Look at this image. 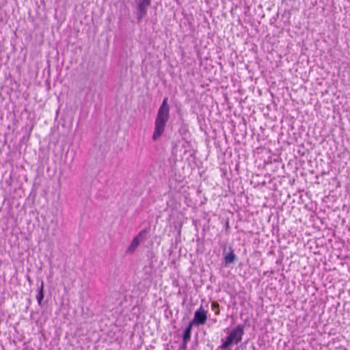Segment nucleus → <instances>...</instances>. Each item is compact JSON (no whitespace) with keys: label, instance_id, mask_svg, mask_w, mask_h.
<instances>
[{"label":"nucleus","instance_id":"nucleus-12","mask_svg":"<svg viewBox=\"0 0 350 350\" xmlns=\"http://www.w3.org/2000/svg\"><path fill=\"white\" fill-rule=\"evenodd\" d=\"M176 111L177 114L180 116V118L182 120V109L180 105L176 106Z\"/></svg>","mask_w":350,"mask_h":350},{"label":"nucleus","instance_id":"nucleus-15","mask_svg":"<svg viewBox=\"0 0 350 350\" xmlns=\"http://www.w3.org/2000/svg\"><path fill=\"white\" fill-rule=\"evenodd\" d=\"M226 228H228L229 227V223L228 221L226 222Z\"/></svg>","mask_w":350,"mask_h":350},{"label":"nucleus","instance_id":"nucleus-14","mask_svg":"<svg viewBox=\"0 0 350 350\" xmlns=\"http://www.w3.org/2000/svg\"><path fill=\"white\" fill-rule=\"evenodd\" d=\"M27 280L29 284H31V280L29 275H27Z\"/></svg>","mask_w":350,"mask_h":350},{"label":"nucleus","instance_id":"nucleus-13","mask_svg":"<svg viewBox=\"0 0 350 350\" xmlns=\"http://www.w3.org/2000/svg\"><path fill=\"white\" fill-rule=\"evenodd\" d=\"M187 132V129L185 125H183L182 127L179 129V133L180 135H184Z\"/></svg>","mask_w":350,"mask_h":350},{"label":"nucleus","instance_id":"nucleus-4","mask_svg":"<svg viewBox=\"0 0 350 350\" xmlns=\"http://www.w3.org/2000/svg\"><path fill=\"white\" fill-rule=\"evenodd\" d=\"M207 319L206 311L200 306L194 312L193 319L189 323L191 325L199 326L205 324Z\"/></svg>","mask_w":350,"mask_h":350},{"label":"nucleus","instance_id":"nucleus-1","mask_svg":"<svg viewBox=\"0 0 350 350\" xmlns=\"http://www.w3.org/2000/svg\"><path fill=\"white\" fill-rule=\"evenodd\" d=\"M170 107L168 104V98L164 97L161 105L159 107L154 121V129L152 139L157 141L163 135L167 122L170 118Z\"/></svg>","mask_w":350,"mask_h":350},{"label":"nucleus","instance_id":"nucleus-8","mask_svg":"<svg viewBox=\"0 0 350 350\" xmlns=\"http://www.w3.org/2000/svg\"><path fill=\"white\" fill-rule=\"evenodd\" d=\"M139 243H140V241L138 240V237H134L133 239L132 240L130 245L129 246L128 249H127V252H130V253H132L133 252L135 249L138 247V245H139Z\"/></svg>","mask_w":350,"mask_h":350},{"label":"nucleus","instance_id":"nucleus-6","mask_svg":"<svg viewBox=\"0 0 350 350\" xmlns=\"http://www.w3.org/2000/svg\"><path fill=\"white\" fill-rule=\"evenodd\" d=\"M193 326L190 324H188V325L185 329L183 334V346L185 348L187 342L190 340L191 338V333Z\"/></svg>","mask_w":350,"mask_h":350},{"label":"nucleus","instance_id":"nucleus-11","mask_svg":"<svg viewBox=\"0 0 350 350\" xmlns=\"http://www.w3.org/2000/svg\"><path fill=\"white\" fill-rule=\"evenodd\" d=\"M242 346H244L243 347L244 348H253V349L254 350V347H253V343L250 341L249 340H246L243 345H242Z\"/></svg>","mask_w":350,"mask_h":350},{"label":"nucleus","instance_id":"nucleus-5","mask_svg":"<svg viewBox=\"0 0 350 350\" xmlns=\"http://www.w3.org/2000/svg\"><path fill=\"white\" fill-rule=\"evenodd\" d=\"M229 252H226L227 246L225 245L223 247L222 252L224 255V265L225 267H228L230 264L233 263L237 259V256L234 253V250L232 246L228 247Z\"/></svg>","mask_w":350,"mask_h":350},{"label":"nucleus","instance_id":"nucleus-9","mask_svg":"<svg viewBox=\"0 0 350 350\" xmlns=\"http://www.w3.org/2000/svg\"><path fill=\"white\" fill-rule=\"evenodd\" d=\"M148 233V230L145 228V229L141 230L135 237H138V240H139V241H144V240H146V239H147Z\"/></svg>","mask_w":350,"mask_h":350},{"label":"nucleus","instance_id":"nucleus-7","mask_svg":"<svg viewBox=\"0 0 350 350\" xmlns=\"http://www.w3.org/2000/svg\"><path fill=\"white\" fill-rule=\"evenodd\" d=\"M44 282L41 281V285L38 288V294L36 295V299L39 306H42V301L44 299Z\"/></svg>","mask_w":350,"mask_h":350},{"label":"nucleus","instance_id":"nucleus-2","mask_svg":"<svg viewBox=\"0 0 350 350\" xmlns=\"http://www.w3.org/2000/svg\"><path fill=\"white\" fill-rule=\"evenodd\" d=\"M245 324H239L232 329L224 340H222L221 347L227 349L232 345H237L241 341L244 334Z\"/></svg>","mask_w":350,"mask_h":350},{"label":"nucleus","instance_id":"nucleus-3","mask_svg":"<svg viewBox=\"0 0 350 350\" xmlns=\"http://www.w3.org/2000/svg\"><path fill=\"white\" fill-rule=\"evenodd\" d=\"M152 1V0H134L135 5V13L138 24H139L142 19L147 15L148 9L150 7Z\"/></svg>","mask_w":350,"mask_h":350},{"label":"nucleus","instance_id":"nucleus-10","mask_svg":"<svg viewBox=\"0 0 350 350\" xmlns=\"http://www.w3.org/2000/svg\"><path fill=\"white\" fill-rule=\"evenodd\" d=\"M211 309L215 311L216 315L219 314V304L217 301L211 303Z\"/></svg>","mask_w":350,"mask_h":350}]
</instances>
